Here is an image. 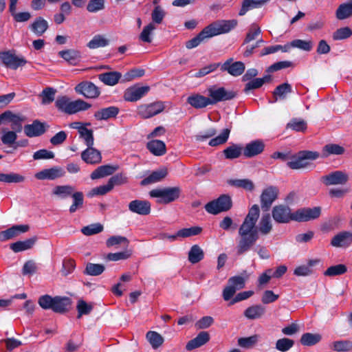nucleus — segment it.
<instances>
[{"instance_id":"obj_1","label":"nucleus","mask_w":352,"mask_h":352,"mask_svg":"<svg viewBox=\"0 0 352 352\" xmlns=\"http://www.w3.org/2000/svg\"><path fill=\"white\" fill-rule=\"evenodd\" d=\"M260 214V209L257 204L253 205L249 210L241 225L239 226L238 234L239 239L236 246V252L238 256H241L252 249L261 235L269 234L273 228L270 214H263L258 227L256 223Z\"/></svg>"},{"instance_id":"obj_2","label":"nucleus","mask_w":352,"mask_h":352,"mask_svg":"<svg viewBox=\"0 0 352 352\" xmlns=\"http://www.w3.org/2000/svg\"><path fill=\"white\" fill-rule=\"evenodd\" d=\"M55 106L59 111L68 115L75 114L91 107L90 104L81 99L72 101L66 96L58 97L55 101Z\"/></svg>"},{"instance_id":"obj_3","label":"nucleus","mask_w":352,"mask_h":352,"mask_svg":"<svg viewBox=\"0 0 352 352\" xmlns=\"http://www.w3.org/2000/svg\"><path fill=\"white\" fill-rule=\"evenodd\" d=\"M320 153L317 151L303 150L293 154L292 153L290 160L287 166L292 170H299L307 168L310 165L309 161L317 160Z\"/></svg>"},{"instance_id":"obj_4","label":"nucleus","mask_w":352,"mask_h":352,"mask_svg":"<svg viewBox=\"0 0 352 352\" xmlns=\"http://www.w3.org/2000/svg\"><path fill=\"white\" fill-rule=\"evenodd\" d=\"M179 186L156 188L149 192L151 197L157 198V202L160 204H168L177 200L181 194Z\"/></svg>"},{"instance_id":"obj_5","label":"nucleus","mask_w":352,"mask_h":352,"mask_svg":"<svg viewBox=\"0 0 352 352\" xmlns=\"http://www.w3.org/2000/svg\"><path fill=\"white\" fill-rule=\"evenodd\" d=\"M232 206L231 197L228 195H222L217 199L206 204L205 210L210 214H217L222 212L228 211Z\"/></svg>"},{"instance_id":"obj_6","label":"nucleus","mask_w":352,"mask_h":352,"mask_svg":"<svg viewBox=\"0 0 352 352\" xmlns=\"http://www.w3.org/2000/svg\"><path fill=\"white\" fill-rule=\"evenodd\" d=\"M208 98L210 104H215L221 101L230 100L236 96V93L232 90H228L225 87L215 86L208 89Z\"/></svg>"},{"instance_id":"obj_7","label":"nucleus","mask_w":352,"mask_h":352,"mask_svg":"<svg viewBox=\"0 0 352 352\" xmlns=\"http://www.w3.org/2000/svg\"><path fill=\"white\" fill-rule=\"evenodd\" d=\"M164 109L165 105L161 101L142 104L137 108V114L143 119H148L162 113Z\"/></svg>"},{"instance_id":"obj_8","label":"nucleus","mask_w":352,"mask_h":352,"mask_svg":"<svg viewBox=\"0 0 352 352\" xmlns=\"http://www.w3.org/2000/svg\"><path fill=\"white\" fill-rule=\"evenodd\" d=\"M0 60L6 67L12 69H16L27 63L23 56H16L14 50L0 52Z\"/></svg>"},{"instance_id":"obj_9","label":"nucleus","mask_w":352,"mask_h":352,"mask_svg":"<svg viewBox=\"0 0 352 352\" xmlns=\"http://www.w3.org/2000/svg\"><path fill=\"white\" fill-rule=\"evenodd\" d=\"M237 25V21L222 20L218 21L206 27V30L210 37L221 34H226L234 29Z\"/></svg>"},{"instance_id":"obj_10","label":"nucleus","mask_w":352,"mask_h":352,"mask_svg":"<svg viewBox=\"0 0 352 352\" xmlns=\"http://www.w3.org/2000/svg\"><path fill=\"white\" fill-rule=\"evenodd\" d=\"M278 189L274 186H270L265 188L260 196L261 208L263 212H267L272 204L278 198Z\"/></svg>"},{"instance_id":"obj_11","label":"nucleus","mask_w":352,"mask_h":352,"mask_svg":"<svg viewBox=\"0 0 352 352\" xmlns=\"http://www.w3.org/2000/svg\"><path fill=\"white\" fill-rule=\"evenodd\" d=\"M292 213L291 208L283 204L275 206L272 210L274 220L278 223H288L293 221Z\"/></svg>"},{"instance_id":"obj_12","label":"nucleus","mask_w":352,"mask_h":352,"mask_svg":"<svg viewBox=\"0 0 352 352\" xmlns=\"http://www.w3.org/2000/svg\"><path fill=\"white\" fill-rule=\"evenodd\" d=\"M149 90V86H140L138 84L134 85L124 91V99L128 102H136L146 95Z\"/></svg>"},{"instance_id":"obj_13","label":"nucleus","mask_w":352,"mask_h":352,"mask_svg":"<svg viewBox=\"0 0 352 352\" xmlns=\"http://www.w3.org/2000/svg\"><path fill=\"white\" fill-rule=\"evenodd\" d=\"M320 181L325 186L344 185L349 181V175L341 170H336L323 175Z\"/></svg>"},{"instance_id":"obj_14","label":"nucleus","mask_w":352,"mask_h":352,"mask_svg":"<svg viewBox=\"0 0 352 352\" xmlns=\"http://www.w3.org/2000/svg\"><path fill=\"white\" fill-rule=\"evenodd\" d=\"M75 91L87 98H96L100 94L98 87L89 81L79 83L76 86Z\"/></svg>"},{"instance_id":"obj_15","label":"nucleus","mask_w":352,"mask_h":352,"mask_svg":"<svg viewBox=\"0 0 352 352\" xmlns=\"http://www.w3.org/2000/svg\"><path fill=\"white\" fill-rule=\"evenodd\" d=\"M65 174V172L62 168L54 166L51 168L43 169L36 173L35 174V177L39 180H54L63 177Z\"/></svg>"},{"instance_id":"obj_16","label":"nucleus","mask_w":352,"mask_h":352,"mask_svg":"<svg viewBox=\"0 0 352 352\" xmlns=\"http://www.w3.org/2000/svg\"><path fill=\"white\" fill-rule=\"evenodd\" d=\"M151 204L146 200L135 199L129 204V210L140 215H148L151 212Z\"/></svg>"},{"instance_id":"obj_17","label":"nucleus","mask_w":352,"mask_h":352,"mask_svg":"<svg viewBox=\"0 0 352 352\" xmlns=\"http://www.w3.org/2000/svg\"><path fill=\"white\" fill-rule=\"evenodd\" d=\"M30 229L28 225L14 226L6 230L0 232V241H6L12 239L21 233L28 232Z\"/></svg>"},{"instance_id":"obj_18","label":"nucleus","mask_w":352,"mask_h":352,"mask_svg":"<svg viewBox=\"0 0 352 352\" xmlns=\"http://www.w3.org/2000/svg\"><path fill=\"white\" fill-rule=\"evenodd\" d=\"M221 69L227 71L233 76H239L245 71V65L241 61L232 63V58H230L221 65Z\"/></svg>"},{"instance_id":"obj_19","label":"nucleus","mask_w":352,"mask_h":352,"mask_svg":"<svg viewBox=\"0 0 352 352\" xmlns=\"http://www.w3.org/2000/svg\"><path fill=\"white\" fill-rule=\"evenodd\" d=\"M46 131L45 124L35 120L30 124L24 126V133L29 138L38 137L43 135Z\"/></svg>"},{"instance_id":"obj_20","label":"nucleus","mask_w":352,"mask_h":352,"mask_svg":"<svg viewBox=\"0 0 352 352\" xmlns=\"http://www.w3.org/2000/svg\"><path fill=\"white\" fill-rule=\"evenodd\" d=\"M81 157L86 163L91 164H98L102 160L100 152L93 146H87V148L81 153Z\"/></svg>"},{"instance_id":"obj_21","label":"nucleus","mask_w":352,"mask_h":352,"mask_svg":"<svg viewBox=\"0 0 352 352\" xmlns=\"http://www.w3.org/2000/svg\"><path fill=\"white\" fill-rule=\"evenodd\" d=\"M352 243V232L344 231L341 232L334 236L331 241V245L333 247H345Z\"/></svg>"},{"instance_id":"obj_22","label":"nucleus","mask_w":352,"mask_h":352,"mask_svg":"<svg viewBox=\"0 0 352 352\" xmlns=\"http://www.w3.org/2000/svg\"><path fill=\"white\" fill-rule=\"evenodd\" d=\"M265 144L262 141L256 140L246 144L243 148V155L246 157H252L260 153L264 150Z\"/></svg>"},{"instance_id":"obj_23","label":"nucleus","mask_w":352,"mask_h":352,"mask_svg":"<svg viewBox=\"0 0 352 352\" xmlns=\"http://www.w3.org/2000/svg\"><path fill=\"white\" fill-rule=\"evenodd\" d=\"M120 109L115 106H111L100 109L94 113V118L97 120H107L116 118L119 113Z\"/></svg>"},{"instance_id":"obj_24","label":"nucleus","mask_w":352,"mask_h":352,"mask_svg":"<svg viewBox=\"0 0 352 352\" xmlns=\"http://www.w3.org/2000/svg\"><path fill=\"white\" fill-rule=\"evenodd\" d=\"M72 305V300L68 297L55 296L53 302L52 311L56 313L63 314L67 312Z\"/></svg>"},{"instance_id":"obj_25","label":"nucleus","mask_w":352,"mask_h":352,"mask_svg":"<svg viewBox=\"0 0 352 352\" xmlns=\"http://www.w3.org/2000/svg\"><path fill=\"white\" fill-rule=\"evenodd\" d=\"M210 340V335L207 331H201L196 338L190 340L186 344V349L192 351L199 348Z\"/></svg>"},{"instance_id":"obj_26","label":"nucleus","mask_w":352,"mask_h":352,"mask_svg":"<svg viewBox=\"0 0 352 352\" xmlns=\"http://www.w3.org/2000/svg\"><path fill=\"white\" fill-rule=\"evenodd\" d=\"M36 241L37 237L33 236L25 241H19L11 243L10 248L14 252L16 253L23 252L31 249L34 245Z\"/></svg>"},{"instance_id":"obj_27","label":"nucleus","mask_w":352,"mask_h":352,"mask_svg":"<svg viewBox=\"0 0 352 352\" xmlns=\"http://www.w3.org/2000/svg\"><path fill=\"white\" fill-rule=\"evenodd\" d=\"M208 97L200 94H193L187 98V102L196 109L204 108L210 104Z\"/></svg>"},{"instance_id":"obj_28","label":"nucleus","mask_w":352,"mask_h":352,"mask_svg":"<svg viewBox=\"0 0 352 352\" xmlns=\"http://www.w3.org/2000/svg\"><path fill=\"white\" fill-rule=\"evenodd\" d=\"M146 148L152 154L156 156H162L166 152L165 143L159 140L149 141L146 144Z\"/></svg>"},{"instance_id":"obj_29","label":"nucleus","mask_w":352,"mask_h":352,"mask_svg":"<svg viewBox=\"0 0 352 352\" xmlns=\"http://www.w3.org/2000/svg\"><path fill=\"white\" fill-rule=\"evenodd\" d=\"M118 169V166L111 165H103L98 167L91 174L92 179H97L112 175Z\"/></svg>"},{"instance_id":"obj_30","label":"nucleus","mask_w":352,"mask_h":352,"mask_svg":"<svg viewBox=\"0 0 352 352\" xmlns=\"http://www.w3.org/2000/svg\"><path fill=\"white\" fill-rule=\"evenodd\" d=\"M31 30L37 36H42L48 29V22L41 16L36 17L30 26Z\"/></svg>"},{"instance_id":"obj_31","label":"nucleus","mask_w":352,"mask_h":352,"mask_svg":"<svg viewBox=\"0 0 352 352\" xmlns=\"http://www.w3.org/2000/svg\"><path fill=\"white\" fill-rule=\"evenodd\" d=\"M58 55L71 65H76L81 58L80 52L74 49L60 51Z\"/></svg>"},{"instance_id":"obj_32","label":"nucleus","mask_w":352,"mask_h":352,"mask_svg":"<svg viewBox=\"0 0 352 352\" xmlns=\"http://www.w3.org/2000/svg\"><path fill=\"white\" fill-rule=\"evenodd\" d=\"M121 77L122 74L118 72H109L101 74L98 76V78L100 81L109 86L116 85Z\"/></svg>"},{"instance_id":"obj_33","label":"nucleus","mask_w":352,"mask_h":352,"mask_svg":"<svg viewBox=\"0 0 352 352\" xmlns=\"http://www.w3.org/2000/svg\"><path fill=\"white\" fill-rule=\"evenodd\" d=\"M265 312L264 307L260 305H252L248 307L243 314L250 320H255L261 318Z\"/></svg>"},{"instance_id":"obj_34","label":"nucleus","mask_w":352,"mask_h":352,"mask_svg":"<svg viewBox=\"0 0 352 352\" xmlns=\"http://www.w3.org/2000/svg\"><path fill=\"white\" fill-rule=\"evenodd\" d=\"M167 175V171L165 169L157 170L153 171L148 177L141 181L142 186H146L151 184H154L162 180Z\"/></svg>"},{"instance_id":"obj_35","label":"nucleus","mask_w":352,"mask_h":352,"mask_svg":"<svg viewBox=\"0 0 352 352\" xmlns=\"http://www.w3.org/2000/svg\"><path fill=\"white\" fill-rule=\"evenodd\" d=\"M74 193V187L70 185L56 186L52 189V194L60 199L72 196Z\"/></svg>"},{"instance_id":"obj_36","label":"nucleus","mask_w":352,"mask_h":352,"mask_svg":"<svg viewBox=\"0 0 352 352\" xmlns=\"http://www.w3.org/2000/svg\"><path fill=\"white\" fill-rule=\"evenodd\" d=\"M243 152V148L239 144H232L223 151L225 157L228 160H233L239 157Z\"/></svg>"},{"instance_id":"obj_37","label":"nucleus","mask_w":352,"mask_h":352,"mask_svg":"<svg viewBox=\"0 0 352 352\" xmlns=\"http://www.w3.org/2000/svg\"><path fill=\"white\" fill-rule=\"evenodd\" d=\"M352 16V1L340 4L336 11V16L338 20H344Z\"/></svg>"},{"instance_id":"obj_38","label":"nucleus","mask_w":352,"mask_h":352,"mask_svg":"<svg viewBox=\"0 0 352 352\" xmlns=\"http://www.w3.org/2000/svg\"><path fill=\"white\" fill-rule=\"evenodd\" d=\"M270 0H243L239 14L243 16L251 8L263 6Z\"/></svg>"},{"instance_id":"obj_39","label":"nucleus","mask_w":352,"mask_h":352,"mask_svg":"<svg viewBox=\"0 0 352 352\" xmlns=\"http://www.w3.org/2000/svg\"><path fill=\"white\" fill-rule=\"evenodd\" d=\"M344 153V147L336 144H326L322 150V157H327L331 155H340Z\"/></svg>"},{"instance_id":"obj_40","label":"nucleus","mask_w":352,"mask_h":352,"mask_svg":"<svg viewBox=\"0 0 352 352\" xmlns=\"http://www.w3.org/2000/svg\"><path fill=\"white\" fill-rule=\"evenodd\" d=\"M259 340L260 336L258 334L240 338L238 339V345L244 349H252L257 344Z\"/></svg>"},{"instance_id":"obj_41","label":"nucleus","mask_w":352,"mask_h":352,"mask_svg":"<svg viewBox=\"0 0 352 352\" xmlns=\"http://www.w3.org/2000/svg\"><path fill=\"white\" fill-rule=\"evenodd\" d=\"M204 253L203 250L198 245H194L188 252V261L191 263H197L204 258Z\"/></svg>"},{"instance_id":"obj_42","label":"nucleus","mask_w":352,"mask_h":352,"mask_svg":"<svg viewBox=\"0 0 352 352\" xmlns=\"http://www.w3.org/2000/svg\"><path fill=\"white\" fill-rule=\"evenodd\" d=\"M210 38L209 34L205 28L198 35L186 43V47L188 49H192L198 46L205 38Z\"/></svg>"},{"instance_id":"obj_43","label":"nucleus","mask_w":352,"mask_h":352,"mask_svg":"<svg viewBox=\"0 0 352 352\" xmlns=\"http://www.w3.org/2000/svg\"><path fill=\"white\" fill-rule=\"evenodd\" d=\"M332 349L337 352H349L352 351V341L342 340L332 343Z\"/></svg>"},{"instance_id":"obj_44","label":"nucleus","mask_w":352,"mask_h":352,"mask_svg":"<svg viewBox=\"0 0 352 352\" xmlns=\"http://www.w3.org/2000/svg\"><path fill=\"white\" fill-rule=\"evenodd\" d=\"M228 184L231 186L242 188L246 190L252 191L254 188V183L248 179H230Z\"/></svg>"},{"instance_id":"obj_45","label":"nucleus","mask_w":352,"mask_h":352,"mask_svg":"<svg viewBox=\"0 0 352 352\" xmlns=\"http://www.w3.org/2000/svg\"><path fill=\"white\" fill-rule=\"evenodd\" d=\"M146 337L153 349H157L164 342L163 337L156 331L147 332Z\"/></svg>"},{"instance_id":"obj_46","label":"nucleus","mask_w":352,"mask_h":352,"mask_svg":"<svg viewBox=\"0 0 352 352\" xmlns=\"http://www.w3.org/2000/svg\"><path fill=\"white\" fill-rule=\"evenodd\" d=\"M109 40L104 36L97 34L87 43V47L89 49H96L98 47H105L109 45Z\"/></svg>"},{"instance_id":"obj_47","label":"nucleus","mask_w":352,"mask_h":352,"mask_svg":"<svg viewBox=\"0 0 352 352\" xmlns=\"http://www.w3.org/2000/svg\"><path fill=\"white\" fill-rule=\"evenodd\" d=\"M321 338L322 337L320 334L306 333L302 336L300 342L305 346H311L319 342L321 340Z\"/></svg>"},{"instance_id":"obj_48","label":"nucleus","mask_w":352,"mask_h":352,"mask_svg":"<svg viewBox=\"0 0 352 352\" xmlns=\"http://www.w3.org/2000/svg\"><path fill=\"white\" fill-rule=\"evenodd\" d=\"M25 177L18 173H11L9 174L0 173V182L5 183H21Z\"/></svg>"},{"instance_id":"obj_49","label":"nucleus","mask_w":352,"mask_h":352,"mask_svg":"<svg viewBox=\"0 0 352 352\" xmlns=\"http://www.w3.org/2000/svg\"><path fill=\"white\" fill-rule=\"evenodd\" d=\"M156 29V26L153 23H148L146 25L142 32L140 34V39L144 43H151L153 32Z\"/></svg>"},{"instance_id":"obj_50","label":"nucleus","mask_w":352,"mask_h":352,"mask_svg":"<svg viewBox=\"0 0 352 352\" xmlns=\"http://www.w3.org/2000/svg\"><path fill=\"white\" fill-rule=\"evenodd\" d=\"M230 133V129H224L220 135L211 139L208 144L211 146H217L227 142Z\"/></svg>"},{"instance_id":"obj_51","label":"nucleus","mask_w":352,"mask_h":352,"mask_svg":"<svg viewBox=\"0 0 352 352\" xmlns=\"http://www.w3.org/2000/svg\"><path fill=\"white\" fill-rule=\"evenodd\" d=\"M104 266L102 264L88 263L86 265L84 274L89 276H98L104 271Z\"/></svg>"},{"instance_id":"obj_52","label":"nucleus","mask_w":352,"mask_h":352,"mask_svg":"<svg viewBox=\"0 0 352 352\" xmlns=\"http://www.w3.org/2000/svg\"><path fill=\"white\" fill-rule=\"evenodd\" d=\"M347 271V267L344 264L332 265L327 269L324 272L326 276H335L344 274Z\"/></svg>"},{"instance_id":"obj_53","label":"nucleus","mask_w":352,"mask_h":352,"mask_svg":"<svg viewBox=\"0 0 352 352\" xmlns=\"http://www.w3.org/2000/svg\"><path fill=\"white\" fill-rule=\"evenodd\" d=\"M292 91V86L287 82H285L278 85L273 92L274 96L276 97L275 100H277V97L282 99L285 98L286 95L289 93H291Z\"/></svg>"},{"instance_id":"obj_54","label":"nucleus","mask_w":352,"mask_h":352,"mask_svg":"<svg viewBox=\"0 0 352 352\" xmlns=\"http://www.w3.org/2000/svg\"><path fill=\"white\" fill-rule=\"evenodd\" d=\"M202 228L199 226H192L190 228H183L177 232V236L181 238H186L199 234Z\"/></svg>"},{"instance_id":"obj_55","label":"nucleus","mask_w":352,"mask_h":352,"mask_svg":"<svg viewBox=\"0 0 352 352\" xmlns=\"http://www.w3.org/2000/svg\"><path fill=\"white\" fill-rule=\"evenodd\" d=\"M294 341L287 338H283L276 342V349L280 352H287L293 347Z\"/></svg>"},{"instance_id":"obj_56","label":"nucleus","mask_w":352,"mask_h":352,"mask_svg":"<svg viewBox=\"0 0 352 352\" xmlns=\"http://www.w3.org/2000/svg\"><path fill=\"white\" fill-rule=\"evenodd\" d=\"M270 78V77L269 76H265L263 78H254V79L250 80V82H248L245 85L244 91L245 92H248V91H249L250 90H252V89H258L261 87H262L263 85L266 81L269 80Z\"/></svg>"},{"instance_id":"obj_57","label":"nucleus","mask_w":352,"mask_h":352,"mask_svg":"<svg viewBox=\"0 0 352 352\" xmlns=\"http://www.w3.org/2000/svg\"><path fill=\"white\" fill-rule=\"evenodd\" d=\"M166 16V12L160 6H156L151 13V19L153 24H161Z\"/></svg>"},{"instance_id":"obj_58","label":"nucleus","mask_w":352,"mask_h":352,"mask_svg":"<svg viewBox=\"0 0 352 352\" xmlns=\"http://www.w3.org/2000/svg\"><path fill=\"white\" fill-rule=\"evenodd\" d=\"M352 35V30L349 27L340 28L336 30L332 35L334 41H340L346 39Z\"/></svg>"},{"instance_id":"obj_59","label":"nucleus","mask_w":352,"mask_h":352,"mask_svg":"<svg viewBox=\"0 0 352 352\" xmlns=\"http://www.w3.org/2000/svg\"><path fill=\"white\" fill-rule=\"evenodd\" d=\"M76 309L78 311V318H80L83 315H88L91 313L93 309V305L91 304L87 303L83 300H79L78 301Z\"/></svg>"},{"instance_id":"obj_60","label":"nucleus","mask_w":352,"mask_h":352,"mask_svg":"<svg viewBox=\"0 0 352 352\" xmlns=\"http://www.w3.org/2000/svg\"><path fill=\"white\" fill-rule=\"evenodd\" d=\"M2 131L3 132L1 138L2 143L9 146L14 144L17 139L16 132L14 131H6V129H3Z\"/></svg>"},{"instance_id":"obj_61","label":"nucleus","mask_w":352,"mask_h":352,"mask_svg":"<svg viewBox=\"0 0 352 352\" xmlns=\"http://www.w3.org/2000/svg\"><path fill=\"white\" fill-rule=\"evenodd\" d=\"M103 230V226L100 223H94L83 227L81 232L86 236H91L101 232Z\"/></svg>"},{"instance_id":"obj_62","label":"nucleus","mask_w":352,"mask_h":352,"mask_svg":"<svg viewBox=\"0 0 352 352\" xmlns=\"http://www.w3.org/2000/svg\"><path fill=\"white\" fill-rule=\"evenodd\" d=\"M287 128L291 129L295 131H305L307 129V123L302 120L296 118L292 119L287 124Z\"/></svg>"},{"instance_id":"obj_63","label":"nucleus","mask_w":352,"mask_h":352,"mask_svg":"<svg viewBox=\"0 0 352 352\" xmlns=\"http://www.w3.org/2000/svg\"><path fill=\"white\" fill-rule=\"evenodd\" d=\"M73 204L69 208V212L73 213L76 211L78 208L82 206L83 194L81 192H76L72 195Z\"/></svg>"},{"instance_id":"obj_64","label":"nucleus","mask_w":352,"mask_h":352,"mask_svg":"<svg viewBox=\"0 0 352 352\" xmlns=\"http://www.w3.org/2000/svg\"><path fill=\"white\" fill-rule=\"evenodd\" d=\"M56 90L52 87H47L41 93L42 103L50 104L54 100Z\"/></svg>"}]
</instances>
